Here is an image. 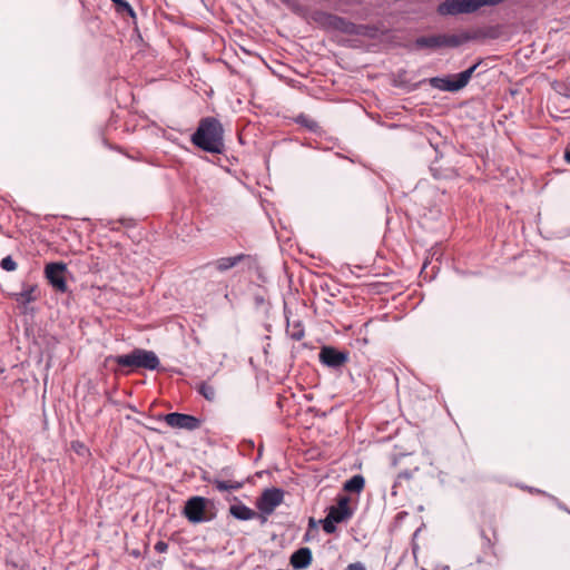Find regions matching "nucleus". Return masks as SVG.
I'll return each instance as SVG.
<instances>
[{
	"label": "nucleus",
	"mask_w": 570,
	"mask_h": 570,
	"mask_svg": "<svg viewBox=\"0 0 570 570\" xmlns=\"http://www.w3.org/2000/svg\"><path fill=\"white\" fill-rule=\"evenodd\" d=\"M481 0H463V12L464 13H473L482 8Z\"/></svg>",
	"instance_id": "5701e85b"
},
{
	"label": "nucleus",
	"mask_w": 570,
	"mask_h": 570,
	"mask_svg": "<svg viewBox=\"0 0 570 570\" xmlns=\"http://www.w3.org/2000/svg\"><path fill=\"white\" fill-rule=\"evenodd\" d=\"M313 560L312 551L309 548L303 547L296 550L289 559L291 566L294 569L301 570L311 566Z\"/></svg>",
	"instance_id": "4468645a"
},
{
	"label": "nucleus",
	"mask_w": 570,
	"mask_h": 570,
	"mask_svg": "<svg viewBox=\"0 0 570 570\" xmlns=\"http://www.w3.org/2000/svg\"><path fill=\"white\" fill-rule=\"evenodd\" d=\"M209 507H214L212 500L204 497H191L184 507V515L191 523H203L215 518L214 513H208Z\"/></svg>",
	"instance_id": "39448f33"
},
{
	"label": "nucleus",
	"mask_w": 570,
	"mask_h": 570,
	"mask_svg": "<svg viewBox=\"0 0 570 570\" xmlns=\"http://www.w3.org/2000/svg\"><path fill=\"white\" fill-rule=\"evenodd\" d=\"M164 421L167 425L174 429L195 431L200 428L202 421L189 414H183L178 412L168 413L164 416Z\"/></svg>",
	"instance_id": "9b49d317"
},
{
	"label": "nucleus",
	"mask_w": 570,
	"mask_h": 570,
	"mask_svg": "<svg viewBox=\"0 0 570 570\" xmlns=\"http://www.w3.org/2000/svg\"><path fill=\"white\" fill-rule=\"evenodd\" d=\"M67 265L61 262L49 263L45 266V276L49 284L58 292L66 293L68 289L65 274Z\"/></svg>",
	"instance_id": "6e6552de"
},
{
	"label": "nucleus",
	"mask_w": 570,
	"mask_h": 570,
	"mask_svg": "<svg viewBox=\"0 0 570 570\" xmlns=\"http://www.w3.org/2000/svg\"><path fill=\"white\" fill-rule=\"evenodd\" d=\"M345 570H366L362 562L350 563Z\"/></svg>",
	"instance_id": "bb28decb"
},
{
	"label": "nucleus",
	"mask_w": 570,
	"mask_h": 570,
	"mask_svg": "<svg viewBox=\"0 0 570 570\" xmlns=\"http://www.w3.org/2000/svg\"><path fill=\"white\" fill-rule=\"evenodd\" d=\"M107 360L115 362L121 370L128 368L125 372L126 374L139 368L155 371L160 365V361L154 351L138 347L128 354L111 355Z\"/></svg>",
	"instance_id": "f03ea898"
},
{
	"label": "nucleus",
	"mask_w": 570,
	"mask_h": 570,
	"mask_svg": "<svg viewBox=\"0 0 570 570\" xmlns=\"http://www.w3.org/2000/svg\"><path fill=\"white\" fill-rule=\"evenodd\" d=\"M332 520L338 523L347 521L353 515V510L350 508V499L341 497L336 505L330 508L327 513Z\"/></svg>",
	"instance_id": "ddd939ff"
},
{
	"label": "nucleus",
	"mask_w": 570,
	"mask_h": 570,
	"mask_svg": "<svg viewBox=\"0 0 570 570\" xmlns=\"http://www.w3.org/2000/svg\"><path fill=\"white\" fill-rule=\"evenodd\" d=\"M154 548H155L156 552L165 553L168 550V543L165 541H158V542H156Z\"/></svg>",
	"instance_id": "a878e982"
},
{
	"label": "nucleus",
	"mask_w": 570,
	"mask_h": 570,
	"mask_svg": "<svg viewBox=\"0 0 570 570\" xmlns=\"http://www.w3.org/2000/svg\"><path fill=\"white\" fill-rule=\"evenodd\" d=\"M255 263V259L248 254H237L235 256L229 257H219L210 263H208L209 267H213L215 271L219 273H226L229 269L237 267L240 264H245L248 268Z\"/></svg>",
	"instance_id": "9d476101"
},
{
	"label": "nucleus",
	"mask_w": 570,
	"mask_h": 570,
	"mask_svg": "<svg viewBox=\"0 0 570 570\" xmlns=\"http://www.w3.org/2000/svg\"><path fill=\"white\" fill-rule=\"evenodd\" d=\"M314 20L322 27L346 35H365V27L325 11H316Z\"/></svg>",
	"instance_id": "7ed1b4c3"
},
{
	"label": "nucleus",
	"mask_w": 570,
	"mask_h": 570,
	"mask_svg": "<svg viewBox=\"0 0 570 570\" xmlns=\"http://www.w3.org/2000/svg\"><path fill=\"white\" fill-rule=\"evenodd\" d=\"M217 491H238L244 487L243 481L213 479L209 481Z\"/></svg>",
	"instance_id": "f3484780"
},
{
	"label": "nucleus",
	"mask_w": 570,
	"mask_h": 570,
	"mask_svg": "<svg viewBox=\"0 0 570 570\" xmlns=\"http://www.w3.org/2000/svg\"><path fill=\"white\" fill-rule=\"evenodd\" d=\"M286 332L295 341H301L305 335L304 327L299 322H294L292 324L288 322Z\"/></svg>",
	"instance_id": "412c9836"
},
{
	"label": "nucleus",
	"mask_w": 570,
	"mask_h": 570,
	"mask_svg": "<svg viewBox=\"0 0 570 570\" xmlns=\"http://www.w3.org/2000/svg\"><path fill=\"white\" fill-rule=\"evenodd\" d=\"M479 65H480V62H476L473 66H471L470 68H468L466 70H464L460 73H456V75H452V76H448V77L431 78L430 85L433 88L442 90V91H449V92L459 91V90L463 89L469 83L470 79L472 78V76H473L474 71L476 70V68L479 67Z\"/></svg>",
	"instance_id": "20e7f679"
},
{
	"label": "nucleus",
	"mask_w": 570,
	"mask_h": 570,
	"mask_svg": "<svg viewBox=\"0 0 570 570\" xmlns=\"http://www.w3.org/2000/svg\"><path fill=\"white\" fill-rule=\"evenodd\" d=\"M10 296L19 306L26 307L28 304L36 302L40 293L36 284H23L20 292L12 293Z\"/></svg>",
	"instance_id": "f8f14e48"
},
{
	"label": "nucleus",
	"mask_w": 570,
	"mask_h": 570,
	"mask_svg": "<svg viewBox=\"0 0 570 570\" xmlns=\"http://www.w3.org/2000/svg\"><path fill=\"white\" fill-rule=\"evenodd\" d=\"M336 523L338 522L332 520L331 517L327 514L322 522L323 530L328 534L334 533L336 531Z\"/></svg>",
	"instance_id": "393cba45"
},
{
	"label": "nucleus",
	"mask_w": 570,
	"mask_h": 570,
	"mask_svg": "<svg viewBox=\"0 0 570 570\" xmlns=\"http://www.w3.org/2000/svg\"><path fill=\"white\" fill-rule=\"evenodd\" d=\"M441 16H456L463 12V0H445L438 7Z\"/></svg>",
	"instance_id": "2eb2a0df"
},
{
	"label": "nucleus",
	"mask_w": 570,
	"mask_h": 570,
	"mask_svg": "<svg viewBox=\"0 0 570 570\" xmlns=\"http://www.w3.org/2000/svg\"><path fill=\"white\" fill-rule=\"evenodd\" d=\"M229 513L237 520L247 521L256 517V512L247 505L238 502L229 507Z\"/></svg>",
	"instance_id": "dca6fc26"
},
{
	"label": "nucleus",
	"mask_w": 570,
	"mask_h": 570,
	"mask_svg": "<svg viewBox=\"0 0 570 570\" xmlns=\"http://www.w3.org/2000/svg\"><path fill=\"white\" fill-rule=\"evenodd\" d=\"M469 40L468 35H432V36H424L419 37L415 40V46L420 49L422 48H430V49H438V48H456L461 46L462 43L466 42Z\"/></svg>",
	"instance_id": "423d86ee"
},
{
	"label": "nucleus",
	"mask_w": 570,
	"mask_h": 570,
	"mask_svg": "<svg viewBox=\"0 0 570 570\" xmlns=\"http://www.w3.org/2000/svg\"><path fill=\"white\" fill-rule=\"evenodd\" d=\"M365 485L363 475L355 474L344 483V490L347 492L360 493Z\"/></svg>",
	"instance_id": "a211bd4d"
},
{
	"label": "nucleus",
	"mask_w": 570,
	"mask_h": 570,
	"mask_svg": "<svg viewBox=\"0 0 570 570\" xmlns=\"http://www.w3.org/2000/svg\"><path fill=\"white\" fill-rule=\"evenodd\" d=\"M295 122L301 125L302 127H305L306 129H308L312 132H316L320 129L317 121H315L314 119H312L309 116H307L305 114H299L298 116H296Z\"/></svg>",
	"instance_id": "aec40b11"
},
{
	"label": "nucleus",
	"mask_w": 570,
	"mask_h": 570,
	"mask_svg": "<svg viewBox=\"0 0 570 570\" xmlns=\"http://www.w3.org/2000/svg\"><path fill=\"white\" fill-rule=\"evenodd\" d=\"M196 390L205 400L209 402H214L216 400V389L208 382H200Z\"/></svg>",
	"instance_id": "6ab92c4d"
},
{
	"label": "nucleus",
	"mask_w": 570,
	"mask_h": 570,
	"mask_svg": "<svg viewBox=\"0 0 570 570\" xmlns=\"http://www.w3.org/2000/svg\"><path fill=\"white\" fill-rule=\"evenodd\" d=\"M190 140L194 146L206 153L222 154L225 149L224 128L214 117L202 118Z\"/></svg>",
	"instance_id": "f257e3e1"
},
{
	"label": "nucleus",
	"mask_w": 570,
	"mask_h": 570,
	"mask_svg": "<svg viewBox=\"0 0 570 570\" xmlns=\"http://www.w3.org/2000/svg\"><path fill=\"white\" fill-rule=\"evenodd\" d=\"M564 160L570 164V144L564 149Z\"/></svg>",
	"instance_id": "cd10ccee"
},
{
	"label": "nucleus",
	"mask_w": 570,
	"mask_h": 570,
	"mask_svg": "<svg viewBox=\"0 0 570 570\" xmlns=\"http://www.w3.org/2000/svg\"><path fill=\"white\" fill-rule=\"evenodd\" d=\"M115 4L116 11L120 14L127 13L131 18H136V13L131 6L126 0H111Z\"/></svg>",
	"instance_id": "4be33fe9"
},
{
	"label": "nucleus",
	"mask_w": 570,
	"mask_h": 570,
	"mask_svg": "<svg viewBox=\"0 0 570 570\" xmlns=\"http://www.w3.org/2000/svg\"><path fill=\"white\" fill-rule=\"evenodd\" d=\"M0 266L2 269L7 271V272H14L18 267L17 263L10 255H8L1 259Z\"/></svg>",
	"instance_id": "b1692460"
},
{
	"label": "nucleus",
	"mask_w": 570,
	"mask_h": 570,
	"mask_svg": "<svg viewBox=\"0 0 570 570\" xmlns=\"http://www.w3.org/2000/svg\"><path fill=\"white\" fill-rule=\"evenodd\" d=\"M318 358L325 366L337 370L348 362L350 353L346 351H338L333 346H323L320 351Z\"/></svg>",
	"instance_id": "1a4fd4ad"
},
{
	"label": "nucleus",
	"mask_w": 570,
	"mask_h": 570,
	"mask_svg": "<svg viewBox=\"0 0 570 570\" xmlns=\"http://www.w3.org/2000/svg\"><path fill=\"white\" fill-rule=\"evenodd\" d=\"M284 491L278 488H271L263 491L257 499V509L266 515L272 514L275 509L283 502Z\"/></svg>",
	"instance_id": "0eeeda50"
}]
</instances>
